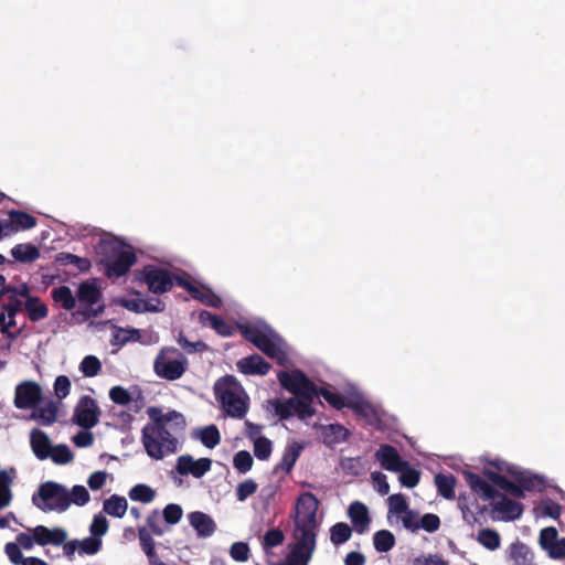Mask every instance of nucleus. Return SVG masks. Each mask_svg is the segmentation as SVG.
Returning <instances> with one entry per match:
<instances>
[{"mask_svg":"<svg viewBox=\"0 0 565 565\" xmlns=\"http://www.w3.org/2000/svg\"><path fill=\"white\" fill-rule=\"evenodd\" d=\"M254 460L252 455L246 450H241L233 458V466L239 473L248 472L253 467Z\"/></svg>","mask_w":565,"mask_h":565,"instance_id":"603ef678","label":"nucleus"},{"mask_svg":"<svg viewBox=\"0 0 565 565\" xmlns=\"http://www.w3.org/2000/svg\"><path fill=\"white\" fill-rule=\"evenodd\" d=\"M12 257L20 263H32L40 257L39 248L33 244H17L11 249Z\"/></svg>","mask_w":565,"mask_h":565,"instance_id":"473e14b6","label":"nucleus"},{"mask_svg":"<svg viewBox=\"0 0 565 565\" xmlns=\"http://www.w3.org/2000/svg\"><path fill=\"white\" fill-rule=\"evenodd\" d=\"M30 445L33 454L40 460L49 458L52 448L49 436L41 429L34 428L30 434Z\"/></svg>","mask_w":565,"mask_h":565,"instance_id":"b1692460","label":"nucleus"},{"mask_svg":"<svg viewBox=\"0 0 565 565\" xmlns=\"http://www.w3.org/2000/svg\"><path fill=\"white\" fill-rule=\"evenodd\" d=\"M508 553L512 565H534L533 552L523 542L511 543Z\"/></svg>","mask_w":565,"mask_h":565,"instance_id":"bb28decb","label":"nucleus"},{"mask_svg":"<svg viewBox=\"0 0 565 565\" xmlns=\"http://www.w3.org/2000/svg\"><path fill=\"white\" fill-rule=\"evenodd\" d=\"M128 495L132 501L150 503L151 501H153L156 492L149 486L139 483L130 489Z\"/></svg>","mask_w":565,"mask_h":565,"instance_id":"a18cd8bd","label":"nucleus"},{"mask_svg":"<svg viewBox=\"0 0 565 565\" xmlns=\"http://www.w3.org/2000/svg\"><path fill=\"white\" fill-rule=\"evenodd\" d=\"M388 508L390 512L401 514L405 513L408 510V503L406 498L402 493H395L388 497Z\"/></svg>","mask_w":565,"mask_h":565,"instance_id":"680f3d73","label":"nucleus"},{"mask_svg":"<svg viewBox=\"0 0 565 565\" xmlns=\"http://www.w3.org/2000/svg\"><path fill=\"white\" fill-rule=\"evenodd\" d=\"M104 511L114 518H122L128 509V502L125 497L113 494L104 501Z\"/></svg>","mask_w":565,"mask_h":565,"instance_id":"7c9ffc66","label":"nucleus"},{"mask_svg":"<svg viewBox=\"0 0 565 565\" xmlns=\"http://www.w3.org/2000/svg\"><path fill=\"white\" fill-rule=\"evenodd\" d=\"M49 457L53 462L57 465H66L74 459L73 452L66 445H57L52 447Z\"/></svg>","mask_w":565,"mask_h":565,"instance_id":"de8ad7c7","label":"nucleus"},{"mask_svg":"<svg viewBox=\"0 0 565 565\" xmlns=\"http://www.w3.org/2000/svg\"><path fill=\"white\" fill-rule=\"evenodd\" d=\"M270 367V364L259 354H252L237 362V369L243 374L266 375Z\"/></svg>","mask_w":565,"mask_h":565,"instance_id":"412c9836","label":"nucleus"},{"mask_svg":"<svg viewBox=\"0 0 565 565\" xmlns=\"http://www.w3.org/2000/svg\"><path fill=\"white\" fill-rule=\"evenodd\" d=\"M539 509L543 516H548L555 520L561 516V504L551 499L542 500V502L539 505Z\"/></svg>","mask_w":565,"mask_h":565,"instance_id":"bf43d9fd","label":"nucleus"},{"mask_svg":"<svg viewBox=\"0 0 565 565\" xmlns=\"http://www.w3.org/2000/svg\"><path fill=\"white\" fill-rule=\"evenodd\" d=\"M136 262L137 256L134 248L127 245V247L105 267V273L108 277H121L130 270Z\"/></svg>","mask_w":565,"mask_h":565,"instance_id":"f8f14e48","label":"nucleus"},{"mask_svg":"<svg viewBox=\"0 0 565 565\" xmlns=\"http://www.w3.org/2000/svg\"><path fill=\"white\" fill-rule=\"evenodd\" d=\"M200 439L206 448L212 449L221 443V435L215 425H210L201 430Z\"/></svg>","mask_w":565,"mask_h":565,"instance_id":"09e8293b","label":"nucleus"},{"mask_svg":"<svg viewBox=\"0 0 565 565\" xmlns=\"http://www.w3.org/2000/svg\"><path fill=\"white\" fill-rule=\"evenodd\" d=\"M340 467L343 472L351 476H359L363 470L360 458H343L341 459Z\"/></svg>","mask_w":565,"mask_h":565,"instance_id":"338daca9","label":"nucleus"},{"mask_svg":"<svg viewBox=\"0 0 565 565\" xmlns=\"http://www.w3.org/2000/svg\"><path fill=\"white\" fill-rule=\"evenodd\" d=\"M30 418L36 420L40 425L51 426L57 418L56 403L50 401L44 407H34Z\"/></svg>","mask_w":565,"mask_h":565,"instance_id":"c756f323","label":"nucleus"},{"mask_svg":"<svg viewBox=\"0 0 565 565\" xmlns=\"http://www.w3.org/2000/svg\"><path fill=\"white\" fill-rule=\"evenodd\" d=\"M302 450V446L298 443H292L288 445L282 452L281 460L275 467V471H284L285 473H289L294 466L296 465L300 454Z\"/></svg>","mask_w":565,"mask_h":565,"instance_id":"c85d7f7f","label":"nucleus"},{"mask_svg":"<svg viewBox=\"0 0 565 565\" xmlns=\"http://www.w3.org/2000/svg\"><path fill=\"white\" fill-rule=\"evenodd\" d=\"M477 541L489 551H495L501 545V536L499 532L489 527L481 529L478 532Z\"/></svg>","mask_w":565,"mask_h":565,"instance_id":"4c0bfd02","label":"nucleus"},{"mask_svg":"<svg viewBox=\"0 0 565 565\" xmlns=\"http://www.w3.org/2000/svg\"><path fill=\"white\" fill-rule=\"evenodd\" d=\"M318 396H322L335 409H342L348 404L342 395L333 393L326 387H318Z\"/></svg>","mask_w":565,"mask_h":565,"instance_id":"5fc2aeb1","label":"nucleus"},{"mask_svg":"<svg viewBox=\"0 0 565 565\" xmlns=\"http://www.w3.org/2000/svg\"><path fill=\"white\" fill-rule=\"evenodd\" d=\"M177 341L188 353L204 352L209 350V345L204 341L199 340L191 342L182 332L179 333Z\"/></svg>","mask_w":565,"mask_h":565,"instance_id":"6e6d98bb","label":"nucleus"},{"mask_svg":"<svg viewBox=\"0 0 565 565\" xmlns=\"http://www.w3.org/2000/svg\"><path fill=\"white\" fill-rule=\"evenodd\" d=\"M51 297L54 302L60 303L64 310L71 311L76 306V299L67 286H60L51 291Z\"/></svg>","mask_w":565,"mask_h":565,"instance_id":"f704fd0d","label":"nucleus"},{"mask_svg":"<svg viewBox=\"0 0 565 565\" xmlns=\"http://www.w3.org/2000/svg\"><path fill=\"white\" fill-rule=\"evenodd\" d=\"M236 328L243 338L253 343L256 348L260 347V343L268 335H273V329L267 324L258 326L250 323H237Z\"/></svg>","mask_w":565,"mask_h":565,"instance_id":"a211bd4d","label":"nucleus"},{"mask_svg":"<svg viewBox=\"0 0 565 565\" xmlns=\"http://www.w3.org/2000/svg\"><path fill=\"white\" fill-rule=\"evenodd\" d=\"M124 241L117 237L100 238L97 243L95 250L99 257V263L104 268L122 250L127 247Z\"/></svg>","mask_w":565,"mask_h":565,"instance_id":"2eb2a0df","label":"nucleus"},{"mask_svg":"<svg viewBox=\"0 0 565 565\" xmlns=\"http://www.w3.org/2000/svg\"><path fill=\"white\" fill-rule=\"evenodd\" d=\"M352 529L344 522H338L330 529V540L334 545H340L350 540Z\"/></svg>","mask_w":565,"mask_h":565,"instance_id":"37998d69","label":"nucleus"},{"mask_svg":"<svg viewBox=\"0 0 565 565\" xmlns=\"http://www.w3.org/2000/svg\"><path fill=\"white\" fill-rule=\"evenodd\" d=\"M25 310L28 318L33 322L40 321L49 315L47 306L42 302L39 297H28L25 301Z\"/></svg>","mask_w":565,"mask_h":565,"instance_id":"72a5a7b5","label":"nucleus"},{"mask_svg":"<svg viewBox=\"0 0 565 565\" xmlns=\"http://www.w3.org/2000/svg\"><path fill=\"white\" fill-rule=\"evenodd\" d=\"M518 483L521 484L524 493L525 491L542 492L546 488L545 479L530 471L523 473Z\"/></svg>","mask_w":565,"mask_h":565,"instance_id":"58836bf2","label":"nucleus"},{"mask_svg":"<svg viewBox=\"0 0 565 565\" xmlns=\"http://www.w3.org/2000/svg\"><path fill=\"white\" fill-rule=\"evenodd\" d=\"M348 515L358 533L362 534L369 530L371 518L364 503L360 501L352 502L348 509Z\"/></svg>","mask_w":565,"mask_h":565,"instance_id":"6ab92c4d","label":"nucleus"},{"mask_svg":"<svg viewBox=\"0 0 565 565\" xmlns=\"http://www.w3.org/2000/svg\"><path fill=\"white\" fill-rule=\"evenodd\" d=\"M351 433L340 424H330L324 427L323 436L327 444H339L347 441Z\"/></svg>","mask_w":565,"mask_h":565,"instance_id":"e433bc0d","label":"nucleus"},{"mask_svg":"<svg viewBox=\"0 0 565 565\" xmlns=\"http://www.w3.org/2000/svg\"><path fill=\"white\" fill-rule=\"evenodd\" d=\"M141 339L140 331L138 329H124L118 328L117 332L113 334V345H125L128 342H138Z\"/></svg>","mask_w":565,"mask_h":565,"instance_id":"79ce46f5","label":"nucleus"},{"mask_svg":"<svg viewBox=\"0 0 565 565\" xmlns=\"http://www.w3.org/2000/svg\"><path fill=\"white\" fill-rule=\"evenodd\" d=\"M285 535L279 529L268 530L263 537L264 548H271L282 544Z\"/></svg>","mask_w":565,"mask_h":565,"instance_id":"e2e57ef3","label":"nucleus"},{"mask_svg":"<svg viewBox=\"0 0 565 565\" xmlns=\"http://www.w3.org/2000/svg\"><path fill=\"white\" fill-rule=\"evenodd\" d=\"M188 359L175 348L164 347L153 361V372L167 381H175L188 370Z\"/></svg>","mask_w":565,"mask_h":565,"instance_id":"20e7f679","label":"nucleus"},{"mask_svg":"<svg viewBox=\"0 0 565 565\" xmlns=\"http://www.w3.org/2000/svg\"><path fill=\"white\" fill-rule=\"evenodd\" d=\"M109 398L118 405H128L132 401L129 391L120 385L110 388Z\"/></svg>","mask_w":565,"mask_h":565,"instance_id":"052dcab7","label":"nucleus"},{"mask_svg":"<svg viewBox=\"0 0 565 565\" xmlns=\"http://www.w3.org/2000/svg\"><path fill=\"white\" fill-rule=\"evenodd\" d=\"M211 466L212 460L210 458L194 460L190 455H182L177 459L175 469L181 476L192 475L199 479L210 471Z\"/></svg>","mask_w":565,"mask_h":565,"instance_id":"9b49d317","label":"nucleus"},{"mask_svg":"<svg viewBox=\"0 0 565 565\" xmlns=\"http://www.w3.org/2000/svg\"><path fill=\"white\" fill-rule=\"evenodd\" d=\"M492 501L493 510L499 512L503 520H516L523 513V505L520 502L509 499L500 492Z\"/></svg>","mask_w":565,"mask_h":565,"instance_id":"f3484780","label":"nucleus"},{"mask_svg":"<svg viewBox=\"0 0 565 565\" xmlns=\"http://www.w3.org/2000/svg\"><path fill=\"white\" fill-rule=\"evenodd\" d=\"M56 263L60 266H74L78 271L86 273L90 269L92 263L86 257H79L71 253H58L56 255Z\"/></svg>","mask_w":565,"mask_h":565,"instance_id":"2f4dec72","label":"nucleus"},{"mask_svg":"<svg viewBox=\"0 0 565 565\" xmlns=\"http://www.w3.org/2000/svg\"><path fill=\"white\" fill-rule=\"evenodd\" d=\"M347 407L363 417L370 425H376L381 422L375 407L363 398L349 401Z\"/></svg>","mask_w":565,"mask_h":565,"instance_id":"393cba45","label":"nucleus"},{"mask_svg":"<svg viewBox=\"0 0 565 565\" xmlns=\"http://www.w3.org/2000/svg\"><path fill=\"white\" fill-rule=\"evenodd\" d=\"M254 444V455L259 460H267L273 451V443L267 437L257 438Z\"/></svg>","mask_w":565,"mask_h":565,"instance_id":"864d4df0","label":"nucleus"},{"mask_svg":"<svg viewBox=\"0 0 565 565\" xmlns=\"http://www.w3.org/2000/svg\"><path fill=\"white\" fill-rule=\"evenodd\" d=\"M399 482L403 487L414 488L419 483L420 480V471L411 467L409 462L406 461V466L403 467L399 471Z\"/></svg>","mask_w":565,"mask_h":565,"instance_id":"c03bdc74","label":"nucleus"},{"mask_svg":"<svg viewBox=\"0 0 565 565\" xmlns=\"http://www.w3.org/2000/svg\"><path fill=\"white\" fill-rule=\"evenodd\" d=\"M279 342L280 338L273 331V335H268L257 349L281 365L287 360V354Z\"/></svg>","mask_w":565,"mask_h":565,"instance_id":"a878e982","label":"nucleus"},{"mask_svg":"<svg viewBox=\"0 0 565 565\" xmlns=\"http://www.w3.org/2000/svg\"><path fill=\"white\" fill-rule=\"evenodd\" d=\"M183 515V510L179 504L169 503L164 507L162 511V516L166 523L168 524H177Z\"/></svg>","mask_w":565,"mask_h":565,"instance_id":"13d9d810","label":"nucleus"},{"mask_svg":"<svg viewBox=\"0 0 565 565\" xmlns=\"http://www.w3.org/2000/svg\"><path fill=\"white\" fill-rule=\"evenodd\" d=\"M277 377L280 385L295 396L306 399H315V397H318V387L300 370H294L291 372L280 371Z\"/></svg>","mask_w":565,"mask_h":565,"instance_id":"0eeeda50","label":"nucleus"},{"mask_svg":"<svg viewBox=\"0 0 565 565\" xmlns=\"http://www.w3.org/2000/svg\"><path fill=\"white\" fill-rule=\"evenodd\" d=\"M217 401L226 414L242 419L248 411L249 397L233 375H225L214 386Z\"/></svg>","mask_w":565,"mask_h":565,"instance_id":"7ed1b4c3","label":"nucleus"},{"mask_svg":"<svg viewBox=\"0 0 565 565\" xmlns=\"http://www.w3.org/2000/svg\"><path fill=\"white\" fill-rule=\"evenodd\" d=\"M257 483L247 479L236 487V498L238 501H245L248 497L253 495L257 491Z\"/></svg>","mask_w":565,"mask_h":565,"instance_id":"0e129e2a","label":"nucleus"},{"mask_svg":"<svg viewBox=\"0 0 565 565\" xmlns=\"http://www.w3.org/2000/svg\"><path fill=\"white\" fill-rule=\"evenodd\" d=\"M139 542L140 545L148 556L150 563H153L154 559H157V553H156V543L151 536V534L147 531V529L141 527L139 529Z\"/></svg>","mask_w":565,"mask_h":565,"instance_id":"49530a36","label":"nucleus"},{"mask_svg":"<svg viewBox=\"0 0 565 565\" xmlns=\"http://www.w3.org/2000/svg\"><path fill=\"white\" fill-rule=\"evenodd\" d=\"M185 275L172 274L163 267L147 265L136 274V279L145 282L152 294L162 295L172 289L174 285L179 286V280L184 279Z\"/></svg>","mask_w":565,"mask_h":565,"instance_id":"423d86ee","label":"nucleus"},{"mask_svg":"<svg viewBox=\"0 0 565 565\" xmlns=\"http://www.w3.org/2000/svg\"><path fill=\"white\" fill-rule=\"evenodd\" d=\"M374 548L380 553L391 551L395 545V536L388 530H381L374 534L373 537Z\"/></svg>","mask_w":565,"mask_h":565,"instance_id":"ea45409f","label":"nucleus"},{"mask_svg":"<svg viewBox=\"0 0 565 565\" xmlns=\"http://www.w3.org/2000/svg\"><path fill=\"white\" fill-rule=\"evenodd\" d=\"M32 502L42 511L64 512L71 507L66 487L54 481L43 482Z\"/></svg>","mask_w":565,"mask_h":565,"instance_id":"39448f33","label":"nucleus"},{"mask_svg":"<svg viewBox=\"0 0 565 565\" xmlns=\"http://www.w3.org/2000/svg\"><path fill=\"white\" fill-rule=\"evenodd\" d=\"M9 217L15 224L17 232L20 230L24 231L33 228L38 223L36 218L33 215L19 210L9 211Z\"/></svg>","mask_w":565,"mask_h":565,"instance_id":"a19ab883","label":"nucleus"},{"mask_svg":"<svg viewBox=\"0 0 565 565\" xmlns=\"http://www.w3.org/2000/svg\"><path fill=\"white\" fill-rule=\"evenodd\" d=\"M319 500L311 492L301 493L295 503L290 518L294 521V539H302L317 543L319 522L317 512Z\"/></svg>","mask_w":565,"mask_h":565,"instance_id":"f03ea898","label":"nucleus"},{"mask_svg":"<svg viewBox=\"0 0 565 565\" xmlns=\"http://www.w3.org/2000/svg\"><path fill=\"white\" fill-rule=\"evenodd\" d=\"M79 370L85 376L93 377L102 371V363L95 355H86L79 364Z\"/></svg>","mask_w":565,"mask_h":565,"instance_id":"3c124183","label":"nucleus"},{"mask_svg":"<svg viewBox=\"0 0 565 565\" xmlns=\"http://www.w3.org/2000/svg\"><path fill=\"white\" fill-rule=\"evenodd\" d=\"M463 476L470 489L483 501L495 500L499 495V491L478 473L466 471Z\"/></svg>","mask_w":565,"mask_h":565,"instance_id":"dca6fc26","label":"nucleus"},{"mask_svg":"<svg viewBox=\"0 0 565 565\" xmlns=\"http://www.w3.org/2000/svg\"><path fill=\"white\" fill-rule=\"evenodd\" d=\"M191 526L196 531L201 537H209L216 531V523L206 513L194 511L188 515Z\"/></svg>","mask_w":565,"mask_h":565,"instance_id":"4be33fe9","label":"nucleus"},{"mask_svg":"<svg viewBox=\"0 0 565 565\" xmlns=\"http://www.w3.org/2000/svg\"><path fill=\"white\" fill-rule=\"evenodd\" d=\"M230 554L236 562H246L249 558V546L245 542H235L231 546Z\"/></svg>","mask_w":565,"mask_h":565,"instance_id":"69168bd1","label":"nucleus"},{"mask_svg":"<svg viewBox=\"0 0 565 565\" xmlns=\"http://www.w3.org/2000/svg\"><path fill=\"white\" fill-rule=\"evenodd\" d=\"M100 414L97 402L89 395H83L75 405L72 422L84 429H90L98 424Z\"/></svg>","mask_w":565,"mask_h":565,"instance_id":"6e6552de","label":"nucleus"},{"mask_svg":"<svg viewBox=\"0 0 565 565\" xmlns=\"http://www.w3.org/2000/svg\"><path fill=\"white\" fill-rule=\"evenodd\" d=\"M102 291L95 282H82L77 290V299L81 305L86 306V309L81 313L85 318L100 316L105 310V306L99 303L102 301Z\"/></svg>","mask_w":565,"mask_h":565,"instance_id":"1a4fd4ad","label":"nucleus"},{"mask_svg":"<svg viewBox=\"0 0 565 565\" xmlns=\"http://www.w3.org/2000/svg\"><path fill=\"white\" fill-rule=\"evenodd\" d=\"M435 484L443 498L447 500L455 499L456 478L452 475L437 473L435 476Z\"/></svg>","mask_w":565,"mask_h":565,"instance_id":"c9c22d12","label":"nucleus"},{"mask_svg":"<svg viewBox=\"0 0 565 565\" xmlns=\"http://www.w3.org/2000/svg\"><path fill=\"white\" fill-rule=\"evenodd\" d=\"M179 287L184 288L193 299L204 303L205 306L212 308H220L222 306L221 297L214 294L212 289L204 286L198 287L186 277L179 280Z\"/></svg>","mask_w":565,"mask_h":565,"instance_id":"ddd939ff","label":"nucleus"},{"mask_svg":"<svg viewBox=\"0 0 565 565\" xmlns=\"http://www.w3.org/2000/svg\"><path fill=\"white\" fill-rule=\"evenodd\" d=\"M42 399L41 386L32 381H25L17 385L14 406L19 409L34 408Z\"/></svg>","mask_w":565,"mask_h":565,"instance_id":"9d476101","label":"nucleus"},{"mask_svg":"<svg viewBox=\"0 0 565 565\" xmlns=\"http://www.w3.org/2000/svg\"><path fill=\"white\" fill-rule=\"evenodd\" d=\"M199 320L203 326H210L217 334L231 337L234 334V327L227 323L222 317L210 311L202 310L199 313Z\"/></svg>","mask_w":565,"mask_h":565,"instance_id":"5701e85b","label":"nucleus"},{"mask_svg":"<svg viewBox=\"0 0 565 565\" xmlns=\"http://www.w3.org/2000/svg\"><path fill=\"white\" fill-rule=\"evenodd\" d=\"M292 416H298L299 419L305 420L312 417L316 414V409L312 407L313 399H306L302 397L295 396L285 399Z\"/></svg>","mask_w":565,"mask_h":565,"instance_id":"cd10ccee","label":"nucleus"},{"mask_svg":"<svg viewBox=\"0 0 565 565\" xmlns=\"http://www.w3.org/2000/svg\"><path fill=\"white\" fill-rule=\"evenodd\" d=\"M558 532L553 526H547L541 530L539 543L542 550L547 553L553 548L555 543L558 541Z\"/></svg>","mask_w":565,"mask_h":565,"instance_id":"8fccbe9b","label":"nucleus"},{"mask_svg":"<svg viewBox=\"0 0 565 565\" xmlns=\"http://www.w3.org/2000/svg\"><path fill=\"white\" fill-rule=\"evenodd\" d=\"M376 460L387 471L397 472L406 466L397 449L388 444L382 445L375 452Z\"/></svg>","mask_w":565,"mask_h":565,"instance_id":"4468645a","label":"nucleus"},{"mask_svg":"<svg viewBox=\"0 0 565 565\" xmlns=\"http://www.w3.org/2000/svg\"><path fill=\"white\" fill-rule=\"evenodd\" d=\"M71 381L66 375H58L54 382V393L58 399L65 398L71 392Z\"/></svg>","mask_w":565,"mask_h":565,"instance_id":"774afa93","label":"nucleus"},{"mask_svg":"<svg viewBox=\"0 0 565 565\" xmlns=\"http://www.w3.org/2000/svg\"><path fill=\"white\" fill-rule=\"evenodd\" d=\"M35 543L45 546L49 544L61 545L66 540V532L61 527L50 530L44 525H38L33 530Z\"/></svg>","mask_w":565,"mask_h":565,"instance_id":"aec40b11","label":"nucleus"},{"mask_svg":"<svg viewBox=\"0 0 565 565\" xmlns=\"http://www.w3.org/2000/svg\"><path fill=\"white\" fill-rule=\"evenodd\" d=\"M148 414L153 424L142 428V444L149 457L162 459L166 455L175 452L178 446V439L168 430L167 425L173 422L178 430H183L185 420L175 411L162 414L159 408L150 407Z\"/></svg>","mask_w":565,"mask_h":565,"instance_id":"f257e3e1","label":"nucleus"},{"mask_svg":"<svg viewBox=\"0 0 565 565\" xmlns=\"http://www.w3.org/2000/svg\"><path fill=\"white\" fill-rule=\"evenodd\" d=\"M89 492L84 486L76 484L72 488V491L68 492V500H71V504L74 503L78 507H83L89 501Z\"/></svg>","mask_w":565,"mask_h":565,"instance_id":"4d7b16f0","label":"nucleus"}]
</instances>
